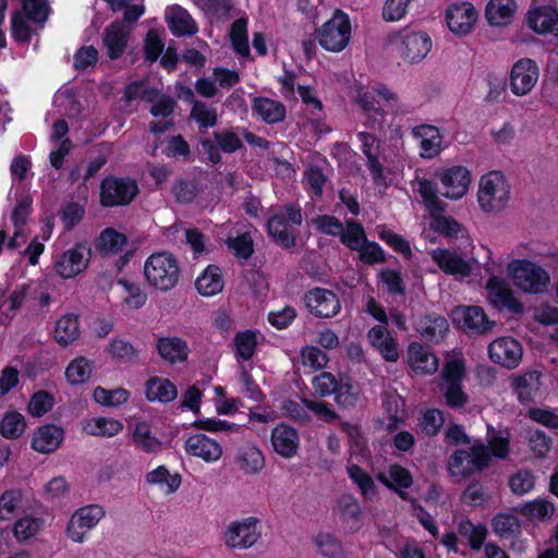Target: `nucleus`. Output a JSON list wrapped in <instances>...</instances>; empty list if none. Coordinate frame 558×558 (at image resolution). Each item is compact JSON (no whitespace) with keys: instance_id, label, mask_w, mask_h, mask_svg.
<instances>
[{"instance_id":"2eb2a0df","label":"nucleus","mask_w":558,"mask_h":558,"mask_svg":"<svg viewBox=\"0 0 558 558\" xmlns=\"http://www.w3.org/2000/svg\"><path fill=\"white\" fill-rule=\"evenodd\" d=\"M432 49V39L425 32L404 29L400 33L399 52L409 63L421 62Z\"/></svg>"},{"instance_id":"a878e982","label":"nucleus","mask_w":558,"mask_h":558,"mask_svg":"<svg viewBox=\"0 0 558 558\" xmlns=\"http://www.w3.org/2000/svg\"><path fill=\"white\" fill-rule=\"evenodd\" d=\"M63 436V428L54 424L40 426L33 436L32 448L40 453H51L59 448Z\"/></svg>"},{"instance_id":"72a5a7b5","label":"nucleus","mask_w":558,"mask_h":558,"mask_svg":"<svg viewBox=\"0 0 558 558\" xmlns=\"http://www.w3.org/2000/svg\"><path fill=\"white\" fill-rule=\"evenodd\" d=\"M170 32L177 36H192L197 33L198 27L191 14L180 5L171 8V14L167 17Z\"/></svg>"},{"instance_id":"3c124183","label":"nucleus","mask_w":558,"mask_h":558,"mask_svg":"<svg viewBox=\"0 0 558 558\" xmlns=\"http://www.w3.org/2000/svg\"><path fill=\"white\" fill-rule=\"evenodd\" d=\"M318 553L325 558H343L344 550L340 539L327 532H319L314 537Z\"/></svg>"},{"instance_id":"473e14b6","label":"nucleus","mask_w":558,"mask_h":558,"mask_svg":"<svg viewBox=\"0 0 558 558\" xmlns=\"http://www.w3.org/2000/svg\"><path fill=\"white\" fill-rule=\"evenodd\" d=\"M225 280L217 265H208L195 280V288L204 296H213L222 291Z\"/></svg>"},{"instance_id":"c9c22d12","label":"nucleus","mask_w":558,"mask_h":558,"mask_svg":"<svg viewBox=\"0 0 558 558\" xmlns=\"http://www.w3.org/2000/svg\"><path fill=\"white\" fill-rule=\"evenodd\" d=\"M515 9V0H489L485 15L490 25H507L512 21Z\"/></svg>"},{"instance_id":"4468645a","label":"nucleus","mask_w":558,"mask_h":558,"mask_svg":"<svg viewBox=\"0 0 558 558\" xmlns=\"http://www.w3.org/2000/svg\"><path fill=\"white\" fill-rule=\"evenodd\" d=\"M304 304L314 317L331 318L341 310L339 296L332 290L315 287L304 294Z\"/></svg>"},{"instance_id":"864d4df0","label":"nucleus","mask_w":558,"mask_h":558,"mask_svg":"<svg viewBox=\"0 0 558 558\" xmlns=\"http://www.w3.org/2000/svg\"><path fill=\"white\" fill-rule=\"evenodd\" d=\"M25 428V417L16 411L7 412L0 422V434L5 439H17Z\"/></svg>"},{"instance_id":"b1692460","label":"nucleus","mask_w":558,"mask_h":558,"mask_svg":"<svg viewBox=\"0 0 558 558\" xmlns=\"http://www.w3.org/2000/svg\"><path fill=\"white\" fill-rule=\"evenodd\" d=\"M84 250L82 244H76L65 251L54 265L56 272L65 279L82 272L87 267V263L84 262Z\"/></svg>"},{"instance_id":"cd10ccee","label":"nucleus","mask_w":558,"mask_h":558,"mask_svg":"<svg viewBox=\"0 0 558 558\" xmlns=\"http://www.w3.org/2000/svg\"><path fill=\"white\" fill-rule=\"evenodd\" d=\"M408 355L411 367L417 373L432 375L438 368V359L430 352L428 347L422 343L412 342L409 345Z\"/></svg>"},{"instance_id":"f257e3e1","label":"nucleus","mask_w":558,"mask_h":558,"mask_svg":"<svg viewBox=\"0 0 558 558\" xmlns=\"http://www.w3.org/2000/svg\"><path fill=\"white\" fill-rule=\"evenodd\" d=\"M178 258L170 252L162 251L150 254L144 263V277L147 283L159 292L174 289L181 278Z\"/></svg>"},{"instance_id":"6e6552de","label":"nucleus","mask_w":558,"mask_h":558,"mask_svg":"<svg viewBox=\"0 0 558 558\" xmlns=\"http://www.w3.org/2000/svg\"><path fill=\"white\" fill-rule=\"evenodd\" d=\"M140 193L135 179L109 174L101 180L99 203L105 208L126 206Z\"/></svg>"},{"instance_id":"58836bf2","label":"nucleus","mask_w":558,"mask_h":558,"mask_svg":"<svg viewBox=\"0 0 558 558\" xmlns=\"http://www.w3.org/2000/svg\"><path fill=\"white\" fill-rule=\"evenodd\" d=\"M238 464L245 474L254 475L264 469L265 458L256 446L246 445L239 450Z\"/></svg>"},{"instance_id":"20e7f679","label":"nucleus","mask_w":558,"mask_h":558,"mask_svg":"<svg viewBox=\"0 0 558 558\" xmlns=\"http://www.w3.org/2000/svg\"><path fill=\"white\" fill-rule=\"evenodd\" d=\"M490 464V454L486 445L473 444L469 449H456L447 460V471L452 477L468 480L481 473Z\"/></svg>"},{"instance_id":"7ed1b4c3","label":"nucleus","mask_w":558,"mask_h":558,"mask_svg":"<svg viewBox=\"0 0 558 558\" xmlns=\"http://www.w3.org/2000/svg\"><path fill=\"white\" fill-rule=\"evenodd\" d=\"M302 221L300 205L287 203L267 219V232L276 244L290 250L296 245L298 231L295 227H300Z\"/></svg>"},{"instance_id":"5701e85b","label":"nucleus","mask_w":558,"mask_h":558,"mask_svg":"<svg viewBox=\"0 0 558 558\" xmlns=\"http://www.w3.org/2000/svg\"><path fill=\"white\" fill-rule=\"evenodd\" d=\"M156 350L159 356L171 365L185 362L190 354L187 342L180 337H159Z\"/></svg>"},{"instance_id":"0e129e2a","label":"nucleus","mask_w":558,"mask_h":558,"mask_svg":"<svg viewBox=\"0 0 558 558\" xmlns=\"http://www.w3.org/2000/svg\"><path fill=\"white\" fill-rule=\"evenodd\" d=\"M54 400L50 392L39 390L32 395L27 404V411L33 417H40L53 407Z\"/></svg>"},{"instance_id":"ddd939ff","label":"nucleus","mask_w":558,"mask_h":558,"mask_svg":"<svg viewBox=\"0 0 558 558\" xmlns=\"http://www.w3.org/2000/svg\"><path fill=\"white\" fill-rule=\"evenodd\" d=\"M104 517L105 510L100 505L93 504L81 507L68 522V537L75 543H82L86 533L95 527Z\"/></svg>"},{"instance_id":"338daca9","label":"nucleus","mask_w":558,"mask_h":558,"mask_svg":"<svg viewBox=\"0 0 558 558\" xmlns=\"http://www.w3.org/2000/svg\"><path fill=\"white\" fill-rule=\"evenodd\" d=\"M535 486V477L530 470H519L510 476L509 487L514 495L522 496L530 493Z\"/></svg>"},{"instance_id":"8fccbe9b","label":"nucleus","mask_w":558,"mask_h":558,"mask_svg":"<svg viewBox=\"0 0 558 558\" xmlns=\"http://www.w3.org/2000/svg\"><path fill=\"white\" fill-rule=\"evenodd\" d=\"M247 24L246 17H239L231 24L229 33L233 50L242 57L250 56Z\"/></svg>"},{"instance_id":"0eeeda50","label":"nucleus","mask_w":558,"mask_h":558,"mask_svg":"<svg viewBox=\"0 0 558 558\" xmlns=\"http://www.w3.org/2000/svg\"><path fill=\"white\" fill-rule=\"evenodd\" d=\"M510 198V185L500 171H492L482 177L477 193V201L484 211H499L504 209Z\"/></svg>"},{"instance_id":"c03bdc74","label":"nucleus","mask_w":558,"mask_h":558,"mask_svg":"<svg viewBox=\"0 0 558 558\" xmlns=\"http://www.w3.org/2000/svg\"><path fill=\"white\" fill-rule=\"evenodd\" d=\"M94 371V362L85 356L72 360L65 368V378L71 385H82L88 381Z\"/></svg>"},{"instance_id":"f3484780","label":"nucleus","mask_w":558,"mask_h":558,"mask_svg":"<svg viewBox=\"0 0 558 558\" xmlns=\"http://www.w3.org/2000/svg\"><path fill=\"white\" fill-rule=\"evenodd\" d=\"M522 345L512 337H500L488 345L489 359L508 369L517 367L522 360Z\"/></svg>"},{"instance_id":"a19ab883","label":"nucleus","mask_w":558,"mask_h":558,"mask_svg":"<svg viewBox=\"0 0 558 558\" xmlns=\"http://www.w3.org/2000/svg\"><path fill=\"white\" fill-rule=\"evenodd\" d=\"M340 518L343 523L349 524L353 532L361 527L362 508L359 500L352 495H343L339 501Z\"/></svg>"},{"instance_id":"37998d69","label":"nucleus","mask_w":558,"mask_h":558,"mask_svg":"<svg viewBox=\"0 0 558 558\" xmlns=\"http://www.w3.org/2000/svg\"><path fill=\"white\" fill-rule=\"evenodd\" d=\"M123 429L119 420L108 417H94L86 422L83 430L87 435L100 437H113Z\"/></svg>"},{"instance_id":"f03ea898","label":"nucleus","mask_w":558,"mask_h":558,"mask_svg":"<svg viewBox=\"0 0 558 558\" xmlns=\"http://www.w3.org/2000/svg\"><path fill=\"white\" fill-rule=\"evenodd\" d=\"M416 183V192L422 197L425 208L433 217V229L439 234L457 238L462 226L454 218L444 216L447 204L438 197L437 183L426 178H417Z\"/></svg>"},{"instance_id":"6ab92c4d","label":"nucleus","mask_w":558,"mask_h":558,"mask_svg":"<svg viewBox=\"0 0 558 558\" xmlns=\"http://www.w3.org/2000/svg\"><path fill=\"white\" fill-rule=\"evenodd\" d=\"M477 12L470 2L452 3L446 10V22L452 33L464 35L471 32Z\"/></svg>"},{"instance_id":"9d476101","label":"nucleus","mask_w":558,"mask_h":558,"mask_svg":"<svg viewBox=\"0 0 558 558\" xmlns=\"http://www.w3.org/2000/svg\"><path fill=\"white\" fill-rule=\"evenodd\" d=\"M450 317L454 327L470 337L487 335L496 325L477 305H458L452 308Z\"/></svg>"},{"instance_id":"49530a36","label":"nucleus","mask_w":558,"mask_h":558,"mask_svg":"<svg viewBox=\"0 0 558 558\" xmlns=\"http://www.w3.org/2000/svg\"><path fill=\"white\" fill-rule=\"evenodd\" d=\"M390 477V490L395 492L402 500L409 499V494L405 489L413 485V476L411 472L397 463H393L388 469Z\"/></svg>"},{"instance_id":"e433bc0d","label":"nucleus","mask_w":558,"mask_h":558,"mask_svg":"<svg viewBox=\"0 0 558 558\" xmlns=\"http://www.w3.org/2000/svg\"><path fill=\"white\" fill-rule=\"evenodd\" d=\"M347 473L349 478L359 488L365 499H373L378 494L374 478L359 464L348 461Z\"/></svg>"},{"instance_id":"9b49d317","label":"nucleus","mask_w":558,"mask_h":558,"mask_svg":"<svg viewBox=\"0 0 558 558\" xmlns=\"http://www.w3.org/2000/svg\"><path fill=\"white\" fill-rule=\"evenodd\" d=\"M435 177L441 183L442 190L438 194L448 199H460L469 191L471 172L464 166H452L435 172Z\"/></svg>"},{"instance_id":"bf43d9fd","label":"nucleus","mask_w":558,"mask_h":558,"mask_svg":"<svg viewBox=\"0 0 558 558\" xmlns=\"http://www.w3.org/2000/svg\"><path fill=\"white\" fill-rule=\"evenodd\" d=\"M347 229L342 228L340 242L352 251H356L367 240L364 227L355 220L345 221Z\"/></svg>"},{"instance_id":"c85d7f7f","label":"nucleus","mask_w":558,"mask_h":558,"mask_svg":"<svg viewBox=\"0 0 558 558\" xmlns=\"http://www.w3.org/2000/svg\"><path fill=\"white\" fill-rule=\"evenodd\" d=\"M527 25L538 34L558 35V11L553 7H539L529 12Z\"/></svg>"},{"instance_id":"393cba45","label":"nucleus","mask_w":558,"mask_h":558,"mask_svg":"<svg viewBox=\"0 0 558 558\" xmlns=\"http://www.w3.org/2000/svg\"><path fill=\"white\" fill-rule=\"evenodd\" d=\"M432 258L447 275H460L465 277L471 274L472 268L470 264L449 248H437L433 251Z\"/></svg>"},{"instance_id":"09e8293b","label":"nucleus","mask_w":558,"mask_h":558,"mask_svg":"<svg viewBox=\"0 0 558 558\" xmlns=\"http://www.w3.org/2000/svg\"><path fill=\"white\" fill-rule=\"evenodd\" d=\"M132 440L137 449L146 453H155L161 448V441L153 435L150 426L145 422L135 425Z\"/></svg>"},{"instance_id":"79ce46f5","label":"nucleus","mask_w":558,"mask_h":558,"mask_svg":"<svg viewBox=\"0 0 558 558\" xmlns=\"http://www.w3.org/2000/svg\"><path fill=\"white\" fill-rule=\"evenodd\" d=\"M117 283L121 286L125 292L122 304L131 310L142 308L148 299L145 288L141 283L129 281L125 278L118 279Z\"/></svg>"},{"instance_id":"1a4fd4ad","label":"nucleus","mask_w":558,"mask_h":558,"mask_svg":"<svg viewBox=\"0 0 558 558\" xmlns=\"http://www.w3.org/2000/svg\"><path fill=\"white\" fill-rule=\"evenodd\" d=\"M509 270L514 284L524 292L542 293L550 282L548 272L542 266L527 259L512 262Z\"/></svg>"},{"instance_id":"603ef678","label":"nucleus","mask_w":558,"mask_h":558,"mask_svg":"<svg viewBox=\"0 0 558 558\" xmlns=\"http://www.w3.org/2000/svg\"><path fill=\"white\" fill-rule=\"evenodd\" d=\"M445 423L442 411L438 409H427L418 417L417 426L422 435L426 437L437 436Z\"/></svg>"},{"instance_id":"a211bd4d","label":"nucleus","mask_w":558,"mask_h":558,"mask_svg":"<svg viewBox=\"0 0 558 558\" xmlns=\"http://www.w3.org/2000/svg\"><path fill=\"white\" fill-rule=\"evenodd\" d=\"M414 329L426 342L438 344L445 339L449 324L445 316L433 312L418 316Z\"/></svg>"},{"instance_id":"2f4dec72","label":"nucleus","mask_w":558,"mask_h":558,"mask_svg":"<svg viewBox=\"0 0 558 558\" xmlns=\"http://www.w3.org/2000/svg\"><path fill=\"white\" fill-rule=\"evenodd\" d=\"M78 316L68 313L61 316L54 325L53 339L60 347H68L80 337Z\"/></svg>"},{"instance_id":"e2e57ef3","label":"nucleus","mask_w":558,"mask_h":558,"mask_svg":"<svg viewBox=\"0 0 558 558\" xmlns=\"http://www.w3.org/2000/svg\"><path fill=\"white\" fill-rule=\"evenodd\" d=\"M163 154L168 158L190 160L192 151L189 143L182 135H170L166 138V147Z\"/></svg>"},{"instance_id":"4be33fe9","label":"nucleus","mask_w":558,"mask_h":558,"mask_svg":"<svg viewBox=\"0 0 558 558\" xmlns=\"http://www.w3.org/2000/svg\"><path fill=\"white\" fill-rule=\"evenodd\" d=\"M129 41V33L119 21L110 23L104 32L102 45L107 49V56L110 60H117L122 57Z\"/></svg>"},{"instance_id":"774afa93","label":"nucleus","mask_w":558,"mask_h":558,"mask_svg":"<svg viewBox=\"0 0 558 558\" xmlns=\"http://www.w3.org/2000/svg\"><path fill=\"white\" fill-rule=\"evenodd\" d=\"M356 251L360 253L359 259L365 265L386 262L385 251L377 242L365 240Z\"/></svg>"},{"instance_id":"dca6fc26","label":"nucleus","mask_w":558,"mask_h":558,"mask_svg":"<svg viewBox=\"0 0 558 558\" xmlns=\"http://www.w3.org/2000/svg\"><path fill=\"white\" fill-rule=\"evenodd\" d=\"M539 76L536 62L530 58L518 60L510 72V89L517 96L529 94Z\"/></svg>"},{"instance_id":"ea45409f","label":"nucleus","mask_w":558,"mask_h":558,"mask_svg":"<svg viewBox=\"0 0 558 558\" xmlns=\"http://www.w3.org/2000/svg\"><path fill=\"white\" fill-rule=\"evenodd\" d=\"M31 20L26 14L20 11H13L10 17V32L14 41L20 45H28L33 35H38L37 27L32 28Z\"/></svg>"},{"instance_id":"4c0bfd02","label":"nucleus","mask_w":558,"mask_h":558,"mask_svg":"<svg viewBox=\"0 0 558 558\" xmlns=\"http://www.w3.org/2000/svg\"><path fill=\"white\" fill-rule=\"evenodd\" d=\"M539 372L532 371L514 378L513 390L521 403L526 404L534 400L535 392L539 387Z\"/></svg>"},{"instance_id":"7c9ffc66","label":"nucleus","mask_w":558,"mask_h":558,"mask_svg":"<svg viewBox=\"0 0 558 558\" xmlns=\"http://www.w3.org/2000/svg\"><path fill=\"white\" fill-rule=\"evenodd\" d=\"M252 110L267 124L280 123L286 119V106L275 99L258 96L253 99Z\"/></svg>"},{"instance_id":"13d9d810","label":"nucleus","mask_w":558,"mask_h":558,"mask_svg":"<svg viewBox=\"0 0 558 558\" xmlns=\"http://www.w3.org/2000/svg\"><path fill=\"white\" fill-rule=\"evenodd\" d=\"M514 510L527 519H538L544 521L553 513L554 506L549 501L534 499L519 505Z\"/></svg>"},{"instance_id":"39448f33","label":"nucleus","mask_w":558,"mask_h":558,"mask_svg":"<svg viewBox=\"0 0 558 558\" xmlns=\"http://www.w3.org/2000/svg\"><path fill=\"white\" fill-rule=\"evenodd\" d=\"M376 95L386 102H396L397 94L387 86L380 84L373 90L361 87L355 96V102L361 108L364 119V125L374 131H384L386 125L387 112L376 99Z\"/></svg>"},{"instance_id":"052dcab7","label":"nucleus","mask_w":558,"mask_h":558,"mask_svg":"<svg viewBox=\"0 0 558 558\" xmlns=\"http://www.w3.org/2000/svg\"><path fill=\"white\" fill-rule=\"evenodd\" d=\"M23 499L21 488L4 490L0 496V521H7L14 517Z\"/></svg>"},{"instance_id":"5fc2aeb1","label":"nucleus","mask_w":558,"mask_h":558,"mask_svg":"<svg viewBox=\"0 0 558 558\" xmlns=\"http://www.w3.org/2000/svg\"><path fill=\"white\" fill-rule=\"evenodd\" d=\"M492 527L496 535L502 538H512L520 533L521 525L518 518L510 513H497L492 520Z\"/></svg>"},{"instance_id":"a18cd8bd","label":"nucleus","mask_w":558,"mask_h":558,"mask_svg":"<svg viewBox=\"0 0 558 558\" xmlns=\"http://www.w3.org/2000/svg\"><path fill=\"white\" fill-rule=\"evenodd\" d=\"M22 9L19 10L29 17L37 28L44 29L51 13L48 0H20Z\"/></svg>"},{"instance_id":"aec40b11","label":"nucleus","mask_w":558,"mask_h":558,"mask_svg":"<svg viewBox=\"0 0 558 558\" xmlns=\"http://www.w3.org/2000/svg\"><path fill=\"white\" fill-rule=\"evenodd\" d=\"M270 441L275 452L286 459L293 458L300 447L298 430L287 423H279L272 428Z\"/></svg>"},{"instance_id":"c756f323","label":"nucleus","mask_w":558,"mask_h":558,"mask_svg":"<svg viewBox=\"0 0 558 558\" xmlns=\"http://www.w3.org/2000/svg\"><path fill=\"white\" fill-rule=\"evenodd\" d=\"M412 135L420 140L421 155L424 158H433L440 153L441 136L438 128L421 124L412 129Z\"/></svg>"},{"instance_id":"412c9836","label":"nucleus","mask_w":558,"mask_h":558,"mask_svg":"<svg viewBox=\"0 0 558 558\" xmlns=\"http://www.w3.org/2000/svg\"><path fill=\"white\" fill-rule=\"evenodd\" d=\"M184 449L189 456L201 458L207 463L216 462L222 456L220 444L204 434L190 436L184 442Z\"/></svg>"},{"instance_id":"bb28decb","label":"nucleus","mask_w":558,"mask_h":558,"mask_svg":"<svg viewBox=\"0 0 558 558\" xmlns=\"http://www.w3.org/2000/svg\"><path fill=\"white\" fill-rule=\"evenodd\" d=\"M178 397L177 386L168 378L153 376L145 381V398L149 402L169 403Z\"/></svg>"},{"instance_id":"6e6d98bb","label":"nucleus","mask_w":558,"mask_h":558,"mask_svg":"<svg viewBox=\"0 0 558 558\" xmlns=\"http://www.w3.org/2000/svg\"><path fill=\"white\" fill-rule=\"evenodd\" d=\"M235 354L243 361H250L257 348L256 331L247 329L235 333L233 339Z\"/></svg>"},{"instance_id":"4d7b16f0","label":"nucleus","mask_w":558,"mask_h":558,"mask_svg":"<svg viewBox=\"0 0 558 558\" xmlns=\"http://www.w3.org/2000/svg\"><path fill=\"white\" fill-rule=\"evenodd\" d=\"M94 400L105 407H118L128 402L130 392L124 388L106 389L97 386L93 392Z\"/></svg>"},{"instance_id":"f8f14e48","label":"nucleus","mask_w":558,"mask_h":558,"mask_svg":"<svg viewBox=\"0 0 558 558\" xmlns=\"http://www.w3.org/2000/svg\"><path fill=\"white\" fill-rule=\"evenodd\" d=\"M258 523L259 520L256 517H246L231 522L225 533L226 545L233 549L252 547L262 536Z\"/></svg>"},{"instance_id":"69168bd1","label":"nucleus","mask_w":558,"mask_h":558,"mask_svg":"<svg viewBox=\"0 0 558 558\" xmlns=\"http://www.w3.org/2000/svg\"><path fill=\"white\" fill-rule=\"evenodd\" d=\"M146 481L149 484H166L170 493L175 492L181 485L180 474H170L165 465H159L151 472L147 473Z\"/></svg>"},{"instance_id":"423d86ee","label":"nucleus","mask_w":558,"mask_h":558,"mask_svg":"<svg viewBox=\"0 0 558 558\" xmlns=\"http://www.w3.org/2000/svg\"><path fill=\"white\" fill-rule=\"evenodd\" d=\"M351 29L349 15L337 9L327 22L316 28V39L325 50L340 52L351 39Z\"/></svg>"},{"instance_id":"680f3d73","label":"nucleus","mask_w":558,"mask_h":558,"mask_svg":"<svg viewBox=\"0 0 558 558\" xmlns=\"http://www.w3.org/2000/svg\"><path fill=\"white\" fill-rule=\"evenodd\" d=\"M492 293L494 294L496 302L501 306L508 308L514 314H522L524 312L523 304L515 299L510 288L499 282L492 287Z\"/></svg>"},{"instance_id":"de8ad7c7","label":"nucleus","mask_w":558,"mask_h":558,"mask_svg":"<svg viewBox=\"0 0 558 558\" xmlns=\"http://www.w3.org/2000/svg\"><path fill=\"white\" fill-rule=\"evenodd\" d=\"M361 398V389L357 384H354L349 376L340 378V383L335 393V401L337 404L344 409L354 408Z\"/></svg>"},{"instance_id":"f704fd0d","label":"nucleus","mask_w":558,"mask_h":558,"mask_svg":"<svg viewBox=\"0 0 558 558\" xmlns=\"http://www.w3.org/2000/svg\"><path fill=\"white\" fill-rule=\"evenodd\" d=\"M126 244L128 238L113 228H106L95 240V248L102 257L122 252Z\"/></svg>"}]
</instances>
